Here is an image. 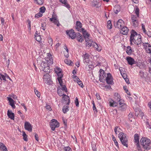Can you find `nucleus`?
I'll use <instances>...</instances> for the list:
<instances>
[{
    "label": "nucleus",
    "mask_w": 151,
    "mask_h": 151,
    "mask_svg": "<svg viewBox=\"0 0 151 151\" xmlns=\"http://www.w3.org/2000/svg\"><path fill=\"white\" fill-rule=\"evenodd\" d=\"M83 34L86 42V45L88 47L95 48L98 51H99L101 49V47L96 43L93 42L90 37V35L85 30L83 29Z\"/></svg>",
    "instance_id": "f257e3e1"
},
{
    "label": "nucleus",
    "mask_w": 151,
    "mask_h": 151,
    "mask_svg": "<svg viewBox=\"0 0 151 151\" xmlns=\"http://www.w3.org/2000/svg\"><path fill=\"white\" fill-rule=\"evenodd\" d=\"M130 41L131 44H132V42H133L137 45H141L142 42L141 37L140 35L137 34L136 32L132 30L130 36Z\"/></svg>",
    "instance_id": "f03ea898"
},
{
    "label": "nucleus",
    "mask_w": 151,
    "mask_h": 151,
    "mask_svg": "<svg viewBox=\"0 0 151 151\" xmlns=\"http://www.w3.org/2000/svg\"><path fill=\"white\" fill-rule=\"evenodd\" d=\"M46 60L47 63H45L42 62L41 64V69L44 71L49 73L50 71L49 69V67L47 63L50 64H52L53 59L52 57V56L50 54L48 53L47 57L46 58Z\"/></svg>",
    "instance_id": "7ed1b4c3"
},
{
    "label": "nucleus",
    "mask_w": 151,
    "mask_h": 151,
    "mask_svg": "<svg viewBox=\"0 0 151 151\" xmlns=\"http://www.w3.org/2000/svg\"><path fill=\"white\" fill-rule=\"evenodd\" d=\"M140 143L143 147L146 150H148L151 148L150 140L147 138L142 137L140 140Z\"/></svg>",
    "instance_id": "20e7f679"
},
{
    "label": "nucleus",
    "mask_w": 151,
    "mask_h": 151,
    "mask_svg": "<svg viewBox=\"0 0 151 151\" xmlns=\"http://www.w3.org/2000/svg\"><path fill=\"white\" fill-rule=\"evenodd\" d=\"M118 137L119 138L122 144L126 147H128V139L127 135L123 133H120L118 135Z\"/></svg>",
    "instance_id": "39448f33"
},
{
    "label": "nucleus",
    "mask_w": 151,
    "mask_h": 151,
    "mask_svg": "<svg viewBox=\"0 0 151 151\" xmlns=\"http://www.w3.org/2000/svg\"><path fill=\"white\" fill-rule=\"evenodd\" d=\"M138 19L139 18L137 17L135 15H131V23L132 26L134 27H137L139 25Z\"/></svg>",
    "instance_id": "423d86ee"
},
{
    "label": "nucleus",
    "mask_w": 151,
    "mask_h": 151,
    "mask_svg": "<svg viewBox=\"0 0 151 151\" xmlns=\"http://www.w3.org/2000/svg\"><path fill=\"white\" fill-rule=\"evenodd\" d=\"M59 126V124L57 120L55 119H52L51 121L50 127L52 130L54 131L56 128Z\"/></svg>",
    "instance_id": "0eeeda50"
},
{
    "label": "nucleus",
    "mask_w": 151,
    "mask_h": 151,
    "mask_svg": "<svg viewBox=\"0 0 151 151\" xmlns=\"http://www.w3.org/2000/svg\"><path fill=\"white\" fill-rule=\"evenodd\" d=\"M119 105V109L122 110L123 111L127 108V105L124 103V101L122 99L118 101Z\"/></svg>",
    "instance_id": "6e6552de"
},
{
    "label": "nucleus",
    "mask_w": 151,
    "mask_h": 151,
    "mask_svg": "<svg viewBox=\"0 0 151 151\" xmlns=\"http://www.w3.org/2000/svg\"><path fill=\"white\" fill-rule=\"evenodd\" d=\"M66 33L72 39H74L76 37V34L75 33L74 30L72 29L69 30H67Z\"/></svg>",
    "instance_id": "1a4fd4ad"
},
{
    "label": "nucleus",
    "mask_w": 151,
    "mask_h": 151,
    "mask_svg": "<svg viewBox=\"0 0 151 151\" xmlns=\"http://www.w3.org/2000/svg\"><path fill=\"white\" fill-rule=\"evenodd\" d=\"M124 25V22L122 19L119 20L117 22L114 23V25L115 27L120 28L123 26Z\"/></svg>",
    "instance_id": "9d476101"
},
{
    "label": "nucleus",
    "mask_w": 151,
    "mask_h": 151,
    "mask_svg": "<svg viewBox=\"0 0 151 151\" xmlns=\"http://www.w3.org/2000/svg\"><path fill=\"white\" fill-rule=\"evenodd\" d=\"M100 78L99 80L101 82H103L104 80H105V78L106 77V74H105L104 71L102 69L100 70Z\"/></svg>",
    "instance_id": "9b49d317"
},
{
    "label": "nucleus",
    "mask_w": 151,
    "mask_h": 151,
    "mask_svg": "<svg viewBox=\"0 0 151 151\" xmlns=\"http://www.w3.org/2000/svg\"><path fill=\"white\" fill-rule=\"evenodd\" d=\"M105 80H106V83L112 85L114 84L112 76L110 73L107 74V77L105 78Z\"/></svg>",
    "instance_id": "f8f14e48"
},
{
    "label": "nucleus",
    "mask_w": 151,
    "mask_h": 151,
    "mask_svg": "<svg viewBox=\"0 0 151 151\" xmlns=\"http://www.w3.org/2000/svg\"><path fill=\"white\" fill-rule=\"evenodd\" d=\"M139 136L137 134H136L134 135V142L135 143L136 145L137 146L138 149L139 150V148H140L139 141Z\"/></svg>",
    "instance_id": "ddd939ff"
},
{
    "label": "nucleus",
    "mask_w": 151,
    "mask_h": 151,
    "mask_svg": "<svg viewBox=\"0 0 151 151\" xmlns=\"http://www.w3.org/2000/svg\"><path fill=\"white\" fill-rule=\"evenodd\" d=\"M24 127L25 130L29 132H31L32 130V126L31 124L28 122H26L24 123Z\"/></svg>",
    "instance_id": "4468645a"
},
{
    "label": "nucleus",
    "mask_w": 151,
    "mask_h": 151,
    "mask_svg": "<svg viewBox=\"0 0 151 151\" xmlns=\"http://www.w3.org/2000/svg\"><path fill=\"white\" fill-rule=\"evenodd\" d=\"M143 46L146 50L147 52L151 54V46L148 43H143Z\"/></svg>",
    "instance_id": "2eb2a0df"
},
{
    "label": "nucleus",
    "mask_w": 151,
    "mask_h": 151,
    "mask_svg": "<svg viewBox=\"0 0 151 151\" xmlns=\"http://www.w3.org/2000/svg\"><path fill=\"white\" fill-rule=\"evenodd\" d=\"M126 59L128 64L130 65H132L135 63L134 59L130 57H127Z\"/></svg>",
    "instance_id": "dca6fc26"
},
{
    "label": "nucleus",
    "mask_w": 151,
    "mask_h": 151,
    "mask_svg": "<svg viewBox=\"0 0 151 151\" xmlns=\"http://www.w3.org/2000/svg\"><path fill=\"white\" fill-rule=\"evenodd\" d=\"M7 98L8 100L9 101V105H10L13 109L15 108L16 106L14 104V100L12 98L10 97H7Z\"/></svg>",
    "instance_id": "f3484780"
},
{
    "label": "nucleus",
    "mask_w": 151,
    "mask_h": 151,
    "mask_svg": "<svg viewBox=\"0 0 151 151\" xmlns=\"http://www.w3.org/2000/svg\"><path fill=\"white\" fill-rule=\"evenodd\" d=\"M129 29L126 27H123L120 30V32L124 35H126L128 33Z\"/></svg>",
    "instance_id": "a211bd4d"
},
{
    "label": "nucleus",
    "mask_w": 151,
    "mask_h": 151,
    "mask_svg": "<svg viewBox=\"0 0 151 151\" xmlns=\"http://www.w3.org/2000/svg\"><path fill=\"white\" fill-rule=\"evenodd\" d=\"M7 115L8 117L11 119L14 120V114L12 112V111L8 110L7 112Z\"/></svg>",
    "instance_id": "6ab92c4d"
},
{
    "label": "nucleus",
    "mask_w": 151,
    "mask_h": 151,
    "mask_svg": "<svg viewBox=\"0 0 151 151\" xmlns=\"http://www.w3.org/2000/svg\"><path fill=\"white\" fill-rule=\"evenodd\" d=\"M76 35L77 41L79 42H82L83 40V36L79 33H77Z\"/></svg>",
    "instance_id": "aec40b11"
},
{
    "label": "nucleus",
    "mask_w": 151,
    "mask_h": 151,
    "mask_svg": "<svg viewBox=\"0 0 151 151\" xmlns=\"http://www.w3.org/2000/svg\"><path fill=\"white\" fill-rule=\"evenodd\" d=\"M60 2L63 4V6L68 9L70 8V6L67 3V0H59Z\"/></svg>",
    "instance_id": "412c9836"
},
{
    "label": "nucleus",
    "mask_w": 151,
    "mask_h": 151,
    "mask_svg": "<svg viewBox=\"0 0 151 151\" xmlns=\"http://www.w3.org/2000/svg\"><path fill=\"white\" fill-rule=\"evenodd\" d=\"M109 105L110 106L115 107L117 106L118 103L112 99L109 100Z\"/></svg>",
    "instance_id": "4be33fe9"
},
{
    "label": "nucleus",
    "mask_w": 151,
    "mask_h": 151,
    "mask_svg": "<svg viewBox=\"0 0 151 151\" xmlns=\"http://www.w3.org/2000/svg\"><path fill=\"white\" fill-rule=\"evenodd\" d=\"M63 100H64V101H66V102L65 103V104L68 105L70 101L69 96H68L65 94L63 96Z\"/></svg>",
    "instance_id": "5701e85b"
},
{
    "label": "nucleus",
    "mask_w": 151,
    "mask_h": 151,
    "mask_svg": "<svg viewBox=\"0 0 151 151\" xmlns=\"http://www.w3.org/2000/svg\"><path fill=\"white\" fill-rule=\"evenodd\" d=\"M82 24L81 23L78 21H77L76 23V29L78 31H81L82 29L81 28Z\"/></svg>",
    "instance_id": "b1692460"
},
{
    "label": "nucleus",
    "mask_w": 151,
    "mask_h": 151,
    "mask_svg": "<svg viewBox=\"0 0 151 151\" xmlns=\"http://www.w3.org/2000/svg\"><path fill=\"white\" fill-rule=\"evenodd\" d=\"M114 98L116 101H118L121 100V96L120 95L117 93H115L114 94Z\"/></svg>",
    "instance_id": "393cba45"
},
{
    "label": "nucleus",
    "mask_w": 151,
    "mask_h": 151,
    "mask_svg": "<svg viewBox=\"0 0 151 151\" xmlns=\"http://www.w3.org/2000/svg\"><path fill=\"white\" fill-rule=\"evenodd\" d=\"M61 69L59 68H57L55 70V71L57 74L58 75V76H62V75L61 73Z\"/></svg>",
    "instance_id": "a878e982"
},
{
    "label": "nucleus",
    "mask_w": 151,
    "mask_h": 151,
    "mask_svg": "<svg viewBox=\"0 0 151 151\" xmlns=\"http://www.w3.org/2000/svg\"><path fill=\"white\" fill-rule=\"evenodd\" d=\"M126 52L127 54L129 55L132 54V50L130 46H128L127 47Z\"/></svg>",
    "instance_id": "bb28decb"
},
{
    "label": "nucleus",
    "mask_w": 151,
    "mask_h": 151,
    "mask_svg": "<svg viewBox=\"0 0 151 151\" xmlns=\"http://www.w3.org/2000/svg\"><path fill=\"white\" fill-rule=\"evenodd\" d=\"M114 13L117 14L120 11V6H115L114 9Z\"/></svg>",
    "instance_id": "cd10ccee"
},
{
    "label": "nucleus",
    "mask_w": 151,
    "mask_h": 151,
    "mask_svg": "<svg viewBox=\"0 0 151 151\" xmlns=\"http://www.w3.org/2000/svg\"><path fill=\"white\" fill-rule=\"evenodd\" d=\"M50 21L52 22L55 24H56L57 26L58 27L60 25V24L59 23V22L58 19H52V20Z\"/></svg>",
    "instance_id": "c85d7f7f"
},
{
    "label": "nucleus",
    "mask_w": 151,
    "mask_h": 151,
    "mask_svg": "<svg viewBox=\"0 0 151 151\" xmlns=\"http://www.w3.org/2000/svg\"><path fill=\"white\" fill-rule=\"evenodd\" d=\"M62 91H62V89H61V88L60 87L58 88L57 90V92L58 94L60 96H64V95H65L64 93L63 92H62Z\"/></svg>",
    "instance_id": "c756f323"
},
{
    "label": "nucleus",
    "mask_w": 151,
    "mask_h": 151,
    "mask_svg": "<svg viewBox=\"0 0 151 151\" xmlns=\"http://www.w3.org/2000/svg\"><path fill=\"white\" fill-rule=\"evenodd\" d=\"M51 76L48 73L44 75L43 76V79L44 81L47 80L49 79L50 78Z\"/></svg>",
    "instance_id": "7c9ffc66"
},
{
    "label": "nucleus",
    "mask_w": 151,
    "mask_h": 151,
    "mask_svg": "<svg viewBox=\"0 0 151 151\" xmlns=\"http://www.w3.org/2000/svg\"><path fill=\"white\" fill-rule=\"evenodd\" d=\"M114 130L115 133L116 134L119 133L121 132V129L117 127H115Z\"/></svg>",
    "instance_id": "2f4dec72"
},
{
    "label": "nucleus",
    "mask_w": 151,
    "mask_h": 151,
    "mask_svg": "<svg viewBox=\"0 0 151 151\" xmlns=\"http://www.w3.org/2000/svg\"><path fill=\"white\" fill-rule=\"evenodd\" d=\"M6 74V73H5L4 75H3L0 73V80L1 81L3 80L4 81H6L5 77Z\"/></svg>",
    "instance_id": "473e14b6"
},
{
    "label": "nucleus",
    "mask_w": 151,
    "mask_h": 151,
    "mask_svg": "<svg viewBox=\"0 0 151 151\" xmlns=\"http://www.w3.org/2000/svg\"><path fill=\"white\" fill-rule=\"evenodd\" d=\"M69 111V106H64L63 108V111L64 113H66Z\"/></svg>",
    "instance_id": "72a5a7b5"
},
{
    "label": "nucleus",
    "mask_w": 151,
    "mask_h": 151,
    "mask_svg": "<svg viewBox=\"0 0 151 151\" xmlns=\"http://www.w3.org/2000/svg\"><path fill=\"white\" fill-rule=\"evenodd\" d=\"M64 62L67 65H72L73 63L70 60L66 59L65 60Z\"/></svg>",
    "instance_id": "f704fd0d"
},
{
    "label": "nucleus",
    "mask_w": 151,
    "mask_h": 151,
    "mask_svg": "<svg viewBox=\"0 0 151 151\" xmlns=\"http://www.w3.org/2000/svg\"><path fill=\"white\" fill-rule=\"evenodd\" d=\"M76 81L78 83V84L82 88L83 87V84L82 83L80 79L79 78H78V77L77 78V80H76Z\"/></svg>",
    "instance_id": "c9c22d12"
},
{
    "label": "nucleus",
    "mask_w": 151,
    "mask_h": 151,
    "mask_svg": "<svg viewBox=\"0 0 151 151\" xmlns=\"http://www.w3.org/2000/svg\"><path fill=\"white\" fill-rule=\"evenodd\" d=\"M34 1L37 4L40 5H42L44 2L43 0H34Z\"/></svg>",
    "instance_id": "e433bc0d"
},
{
    "label": "nucleus",
    "mask_w": 151,
    "mask_h": 151,
    "mask_svg": "<svg viewBox=\"0 0 151 151\" xmlns=\"http://www.w3.org/2000/svg\"><path fill=\"white\" fill-rule=\"evenodd\" d=\"M99 2L93 0L92 2V5L94 7H97L98 5Z\"/></svg>",
    "instance_id": "4c0bfd02"
},
{
    "label": "nucleus",
    "mask_w": 151,
    "mask_h": 151,
    "mask_svg": "<svg viewBox=\"0 0 151 151\" xmlns=\"http://www.w3.org/2000/svg\"><path fill=\"white\" fill-rule=\"evenodd\" d=\"M62 77L60 76L58 78V80L61 86L64 85L63 84V81L62 79Z\"/></svg>",
    "instance_id": "58836bf2"
},
{
    "label": "nucleus",
    "mask_w": 151,
    "mask_h": 151,
    "mask_svg": "<svg viewBox=\"0 0 151 151\" xmlns=\"http://www.w3.org/2000/svg\"><path fill=\"white\" fill-rule=\"evenodd\" d=\"M35 39L39 42H40L41 38L40 35H35Z\"/></svg>",
    "instance_id": "ea45409f"
},
{
    "label": "nucleus",
    "mask_w": 151,
    "mask_h": 151,
    "mask_svg": "<svg viewBox=\"0 0 151 151\" xmlns=\"http://www.w3.org/2000/svg\"><path fill=\"white\" fill-rule=\"evenodd\" d=\"M107 28L109 29H111L112 28V24L110 20L108 21L107 23Z\"/></svg>",
    "instance_id": "a19ab883"
},
{
    "label": "nucleus",
    "mask_w": 151,
    "mask_h": 151,
    "mask_svg": "<svg viewBox=\"0 0 151 151\" xmlns=\"http://www.w3.org/2000/svg\"><path fill=\"white\" fill-rule=\"evenodd\" d=\"M61 89H62V91H65V92H67V89L66 87V86L64 85H63L61 86Z\"/></svg>",
    "instance_id": "79ce46f5"
},
{
    "label": "nucleus",
    "mask_w": 151,
    "mask_h": 151,
    "mask_svg": "<svg viewBox=\"0 0 151 151\" xmlns=\"http://www.w3.org/2000/svg\"><path fill=\"white\" fill-rule=\"evenodd\" d=\"M58 19V17L57 15L55 13L53 12V13L52 15V17L51 18H50V20L52 21V19Z\"/></svg>",
    "instance_id": "37998d69"
},
{
    "label": "nucleus",
    "mask_w": 151,
    "mask_h": 151,
    "mask_svg": "<svg viewBox=\"0 0 151 151\" xmlns=\"http://www.w3.org/2000/svg\"><path fill=\"white\" fill-rule=\"evenodd\" d=\"M45 7L44 6H42L40 8V12L42 14L45 12Z\"/></svg>",
    "instance_id": "c03bdc74"
},
{
    "label": "nucleus",
    "mask_w": 151,
    "mask_h": 151,
    "mask_svg": "<svg viewBox=\"0 0 151 151\" xmlns=\"http://www.w3.org/2000/svg\"><path fill=\"white\" fill-rule=\"evenodd\" d=\"M139 8H136L135 10V13L137 16H136L138 18L139 17Z\"/></svg>",
    "instance_id": "a18cd8bd"
},
{
    "label": "nucleus",
    "mask_w": 151,
    "mask_h": 151,
    "mask_svg": "<svg viewBox=\"0 0 151 151\" xmlns=\"http://www.w3.org/2000/svg\"><path fill=\"white\" fill-rule=\"evenodd\" d=\"M133 116L132 113H130L128 115V118L130 121L132 122V119Z\"/></svg>",
    "instance_id": "49530a36"
},
{
    "label": "nucleus",
    "mask_w": 151,
    "mask_h": 151,
    "mask_svg": "<svg viewBox=\"0 0 151 151\" xmlns=\"http://www.w3.org/2000/svg\"><path fill=\"white\" fill-rule=\"evenodd\" d=\"M63 150L64 151H72L71 149L69 146L64 147Z\"/></svg>",
    "instance_id": "de8ad7c7"
},
{
    "label": "nucleus",
    "mask_w": 151,
    "mask_h": 151,
    "mask_svg": "<svg viewBox=\"0 0 151 151\" xmlns=\"http://www.w3.org/2000/svg\"><path fill=\"white\" fill-rule=\"evenodd\" d=\"M145 124L147 127L149 129H150L151 128V127L150 126V125L149 124V122L148 121V120H147L146 121H145Z\"/></svg>",
    "instance_id": "09e8293b"
},
{
    "label": "nucleus",
    "mask_w": 151,
    "mask_h": 151,
    "mask_svg": "<svg viewBox=\"0 0 151 151\" xmlns=\"http://www.w3.org/2000/svg\"><path fill=\"white\" fill-rule=\"evenodd\" d=\"M44 81L45 83L48 85L52 83V81L51 80L50 78Z\"/></svg>",
    "instance_id": "8fccbe9b"
},
{
    "label": "nucleus",
    "mask_w": 151,
    "mask_h": 151,
    "mask_svg": "<svg viewBox=\"0 0 151 151\" xmlns=\"http://www.w3.org/2000/svg\"><path fill=\"white\" fill-rule=\"evenodd\" d=\"M48 42L49 44L51 46H52L53 42L52 40L51 37H49L48 38Z\"/></svg>",
    "instance_id": "3c124183"
},
{
    "label": "nucleus",
    "mask_w": 151,
    "mask_h": 151,
    "mask_svg": "<svg viewBox=\"0 0 151 151\" xmlns=\"http://www.w3.org/2000/svg\"><path fill=\"white\" fill-rule=\"evenodd\" d=\"M34 91L37 96L38 97H40V93L37 91V90L36 89H34Z\"/></svg>",
    "instance_id": "603ef678"
},
{
    "label": "nucleus",
    "mask_w": 151,
    "mask_h": 151,
    "mask_svg": "<svg viewBox=\"0 0 151 151\" xmlns=\"http://www.w3.org/2000/svg\"><path fill=\"white\" fill-rule=\"evenodd\" d=\"M113 140L114 141L115 145L117 147H119V146L118 145V142L116 141V139L114 137L113 138Z\"/></svg>",
    "instance_id": "864d4df0"
},
{
    "label": "nucleus",
    "mask_w": 151,
    "mask_h": 151,
    "mask_svg": "<svg viewBox=\"0 0 151 151\" xmlns=\"http://www.w3.org/2000/svg\"><path fill=\"white\" fill-rule=\"evenodd\" d=\"M42 16V14L41 13V12H39L38 13L36 14L35 16V17H37V18L41 17Z\"/></svg>",
    "instance_id": "5fc2aeb1"
},
{
    "label": "nucleus",
    "mask_w": 151,
    "mask_h": 151,
    "mask_svg": "<svg viewBox=\"0 0 151 151\" xmlns=\"http://www.w3.org/2000/svg\"><path fill=\"white\" fill-rule=\"evenodd\" d=\"M92 104L93 105V109L94 111H96L97 112V109H96V107L95 106V104L94 102L93 101H92Z\"/></svg>",
    "instance_id": "6e6d98bb"
},
{
    "label": "nucleus",
    "mask_w": 151,
    "mask_h": 151,
    "mask_svg": "<svg viewBox=\"0 0 151 151\" xmlns=\"http://www.w3.org/2000/svg\"><path fill=\"white\" fill-rule=\"evenodd\" d=\"M142 29L144 32L145 34L146 33V31L145 29V25L143 24H142Z\"/></svg>",
    "instance_id": "4d7b16f0"
},
{
    "label": "nucleus",
    "mask_w": 151,
    "mask_h": 151,
    "mask_svg": "<svg viewBox=\"0 0 151 151\" xmlns=\"http://www.w3.org/2000/svg\"><path fill=\"white\" fill-rule=\"evenodd\" d=\"M84 63L87 65H88L89 63V58L87 59H84L83 60Z\"/></svg>",
    "instance_id": "13d9d810"
},
{
    "label": "nucleus",
    "mask_w": 151,
    "mask_h": 151,
    "mask_svg": "<svg viewBox=\"0 0 151 151\" xmlns=\"http://www.w3.org/2000/svg\"><path fill=\"white\" fill-rule=\"evenodd\" d=\"M27 22L28 23V28L29 29V30H31V21L29 19L27 20Z\"/></svg>",
    "instance_id": "bf43d9fd"
},
{
    "label": "nucleus",
    "mask_w": 151,
    "mask_h": 151,
    "mask_svg": "<svg viewBox=\"0 0 151 151\" xmlns=\"http://www.w3.org/2000/svg\"><path fill=\"white\" fill-rule=\"evenodd\" d=\"M75 102L76 106L78 107L79 106V102L77 97H76L75 99Z\"/></svg>",
    "instance_id": "052dcab7"
},
{
    "label": "nucleus",
    "mask_w": 151,
    "mask_h": 151,
    "mask_svg": "<svg viewBox=\"0 0 151 151\" xmlns=\"http://www.w3.org/2000/svg\"><path fill=\"white\" fill-rule=\"evenodd\" d=\"M45 108L47 110H48L49 111H51L52 110V109L51 108V107L50 106L48 105H47L45 106Z\"/></svg>",
    "instance_id": "680f3d73"
},
{
    "label": "nucleus",
    "mask_w": 151,
    "mask_h": 151,
    "mask_svg": "<svg viewBox=\"0 0 151 151\" xmlns=\"http://www.w3.org/2000/svg\"><path fill=\"white\" fill-rule=\"evenodd\" d=\"M45 26L46 24L45 23H42V27L41 29H42L44 30H45Z\"/></svg>",
    "instance_id": "e2e57ef3"
},
{
    "label": "nucleus",
    "mask_w": 151,
    "mask_h": 151,
    "mask_svg": "<svg viewBox=\"0 0 151 151\" xmlns=\"http://www.w3.org/2000/svg\"><path fill=\"white\" fill-rule=\"evenodd\" d=\"M121 74L122 75V77L124 78V79L126 78L127 77V75L126 73H123L122 72H121Z\"/></svg>",
    "instance_id": "0e129e2a"
},
{
    "label": "nucleus",
    "mask_w": 151,
    "mask_h": 151,
    "mask_svg": "<svg viewBox=\"0 0 151 151\" xmlns=\"http://www.w3.org/2000/svg\"><path fill=\"white\" fill-rule=\"evenodd\" d=\"M89 58V55L87 53L85 54L84 55V59H87Z\"/></svg>",
    "instance_id": "69168bd1"
},
{
    "label": "nucleus",
    "mask_w": 151,
    "mask_h": 151,
    "mask_svg": "<svg viewBox=\"0 0 151 151\" xmlns=\"http://www.w3.org/2000/svg\"><path fill=\"white\" fill-rule=\"evenodd\" d=\"M144 72L142 71H140L139 72V75L142 78H143L144 77Z\"/></svg>",
    "instance_id": "338daca9"
},
{
    "label": "nucleus",
    "mask_w": 151,
    "mask_h": 151,
    "mask_svg": "<svg viewBox=\"0 0 151 151\" xmlns=\"http://www.w3.org/2000/svg\"><path fill=\"white\" fill-rule=\"evenodd\" d=\"M96 96L97 99L100 100L101 99V97L99 94L97 93L96 94Z\"/></svg>",
    "instance_id": "774afa93"
}]
</instances>
